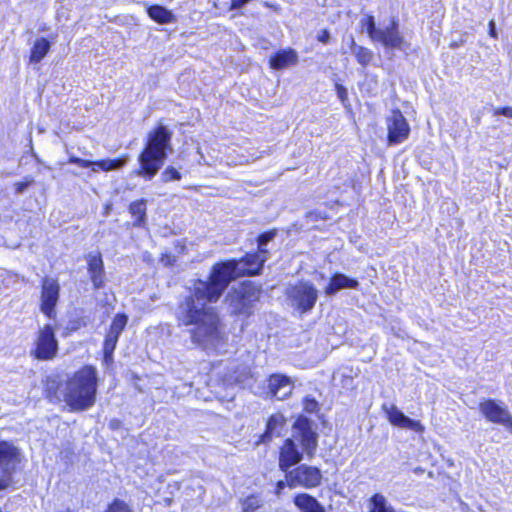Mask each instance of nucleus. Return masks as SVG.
I'll use <instances>...</instances> for the list:
<instances>
[{"mask_svg": "<svg viewBox=\"0 0 512 512\" xmlns=\"http://www.w3.org/2000/svg\"><path fill=\"white\" fill-rule=\"evenodd\" d=\"M267 255L260 251L247 254L240 261L215 264L209 281L198 280L189 297L177 309V319L184 326L193 325L192 341L205 349H217L224 342L216 312L208 304L216 302L229 283L242 274L256 275L262 270Z\"/></svg>", "mask_w": 512, "mask_h": 512, "instance_id": "obj_1", "label": "nucleus"}, {"mask_svg": "<svg viewBox=\"0 0 512 512\" xmlns=\"http://www.w3.org/2000/svg\"><path fill=\"white\" fill-rule=\"evenodd\" d=\"M97 370L93 366H84L75 372L57 395V383L47 381L46 392L52 399L63 400L72 411H83L94 405L97 393Z\"/></svg>", "mask_w": 512, "mask_h": 512, "instance_id": "obj_2", "label": "nucleus"}, {"mask_svg": "<svg viewBox=\"0 0 512 512\" xmlns=\"http://www.w3.org/2000/svg\"><path fill=\"white\" fill-rule=\"evenodd\" d=\"M170 140L171 133L162 125L149 134L146 147L138 157V176L150 180L157 174L166 159L167 150L171 149Z\"/></svg>", "mask_w": 512, "mask_h": 512, "instance_id": "obj_3", "label": "nucleus"}, {"mask_svg": "<svg viewBox=\"0 0 512 512\" xmlns=\"http://www.w3.org/2000/svg\"><path fill=\"white\" fill-rule=\"evenodd\" d=\"M261 289L251 282L242 283L229 293L226 301L234 314L248 315L253 305L259 300Z\"/></svg>", "mask_w": 512, "mask_h": 512, "instance_id": "obj_4", "label": "nucleus"}, {"mask_svg": "<svg viewBox=\"0 0 512 512\" xmlns=\"http://www.w3.org/2000/svg\"><path fill=\"white\" fill-rule=\"evenodd\" d=\"M287 296L301 313L310 311L318 298V290L312 283L300 281L287 289Z\"/></svg>", "mask_w": 512, "mask_h": 512, "instance_id": "obj_5", "label": "nucleus"}, {"mask_svg": "<svg viewBox=\"0 0 512 512\" xmlns=\"http://www.w3.org/2000/svg\"><path fill=\"white\" fill-rule=\"evenodd\" d=\"M19 462V450L11 443L0 442V491L11 485L12 474Z\"/></svg>", "mask_w": 512, "mask_h": 512, "instance_id": "obj_6", "label": "nucleus"}, {"mask_svg": "<svg viewBox=\"0 0 512 512\" xmlns=\"http://www.w3.org/2000/svg\"><path fill=\"white\" fill-rule=\"evenodd\" d=\"M322 480V473L317 467L302 464L286 473L287 485L290 488L298 486L304 488L317 487Z\"/></svg>", "mask_w": 512, "mask_h": 512, "instance_id": "obj_7", "label": "nucleus"}, {"mask_svg": "<svg viewBox=\"0 0 512 512\" xmlns=\"http://www.w3.org/2000/svg\"><path fill=\"white\" fill-rule=\"evenodd\" d=\"M57 351L58 341L54 329L47 324L39 330L32 354L37 359L50 360L56 356Z\"/></svg>", "mask_w": 512, "mask_h": 512, "instance_id": "obj_8", "label": "nucleus"}, {"mask_svg": "<svg viewBox=\"0 0 512 512\" xmlns=\"http://www.w3.org/2000/svg\"><path fill=\"white\" fill-rule=\"evenodd\" d=\"M250 389L255 394H258L264 398L275 397L279 400H283L288 397L293 391V383L291 379L282 374H273L268 379V389L262 392L254 390L252 386Z\"/></svg>", "mask_w": 512, "mask_h": 512, "instance_id": "obj_9", "label": "nucleus"}, {"mask_svg": "<svg viewBox=\"0 0 512 512\" xmlns=\"http://www.w3.org/2000/svg\"><path fill=\"white\" fill-rule=\"evenodd\" d=\"M60 286L56 279L45 277L42 280L40 310L48 318L55 315L54 308L59 300Z\"/></svg>", "mask_w": 512, "mask_h": 512, "instance_id": "obj_10", "label": "nucleus"}, {"mask_svg": "<svg viewBox=\"0 0 512 512\" xmlns=\"http://www.w3.org/2000/svg\"><path fill=\"white\" fill-rule=\"evenodd\" d=\"M479 407L487 420L501 424L512 432V416L504 405L489 399L481 402Z\"/></svg>", "mask_w": 512, "mask_h": 512, "instance_id": "obj_11", "label": "nucleus"}, {"mask_svg": "<svg viewBox=\"0 0 512 512\" xmlns=\"http://www.w3.org/2000/svg\"><path fill=\"white\" fill-rule=\"evenodd\" d=\"M388 142L396 145L405 141L410 132V127L399 110H393L387 118Z\"/></svg>", "mask_w": 512, "mask_h": 512, "instance_id": "obj_12", "label": "nucleus"}, {"mask_svg": "<svg viewBox=\"0 0 512 512\" xmlns=\"http://www.w3.org/2000/svg\"><path fill=\"white\" fill-rule=\"evenodd\" d=\"M127 324V317L124 314H117L110 326L108 333L106 334L104 345H103V353H104V361L106 363L112 361V355L116 348V344L118 342V338L122 331L124 330Z\"/></svg>", "mask_w": 512, "mask_h": 512, "instance_id": "obj_13", "label": "nucleus"}, {"mask_svg": "<svg viewBox=\"0 0 512 512\" xmlns=\"http://www.w3.org/2000/svg\"><path fill=\"white\" fill-rule=\"evenodd\" d=\"M382 409L385 412L389 422L394 426L412 430L417 433H422L425 429L424 425L420 421L407 417L402 411L398 409V407L393 404H384Z\"/></svg>", "mask_w": 512, "mask_h": 512, "instance_id": "obj_14", "label": "nucleus"}, {"mask_svg": "<svg viewBox=\"0 0 512 512\" xmlns=\"http://www.w3.org/2000/svg\"><path fill=\"white\" fill-rule=\"evenodd\" d=\"M128 161L127 157L119 158V159H104L99 161H91L81 159L72 154L69 155L68 163L76 164L82 168L92 167V171L96 172L98 169L108 172L112 170H117L122 168Z\"/></svg>", "mask_w": 512, "mask_h": 512, "instance_id": "obj_15", "label": "nucleus"}, {"mask_svg": "<svg viewBox=\"0 0 512 512\" xmlns=\"http://www.w3.org/2000/svg\"><path fill=\"white\" fill-rule=\"evenodd\" d=\"M87 271L95 289L104 286L105 272L104 264L99 252H92L86 256Z\"/></svg>", "mask_w": 512, "mask_h": 512, "instance_id": "obj_16", "label": "nucleus"}, {"mask_svg": "<svg viewBox=\"0 0 512 512\" xmlns=\"http://www.w3.org/2000/svg\"><path fill=\"white\" fill-rule=\"evenodd\" d=\"M302 453L298 450L291 439H286L280 449L279 467L282 471L288 472L289 468L302 460Z\"/></svg>", "mask_w": 512, "mask_h": 512, "instance_id": "obj_17", "label": "nucleus"}, {"mask_svg": "<svg viewBox=\"0 0 512 512\" xmlns=\"http://www.w3.org/2000/svg\"><path fill=\"white\" fill-rule=\"evenodd\" d=\"M376 42H380L386 48L398 50H404L406 46V42L399 34L395 21H392V23L386 28H382Z\"/></svg>", "mask_w": 512, "mask_h": 512, "instance_id": "obj_18", "label": "nucleus"}, {"mask_svg": "<svg viewBox=\"0 0 512 512\" xmlns=\"http://www.w3.org/2000/svg\"><path fill=\"white\" fill-rule=\"evenodd\" d=\"M295 429L300 432L299 441L301 442L303 450L309 455H312L317 447L316 433L308 426L306 419H298L295 423Z\"/></svg>", "mask_w": 512, "mask_h": 512, "instance_id": "obj_19", "label": "nucleus"}, {"mask_svg": "<svg viewBox=\"0 0 512 512\" xmlns=\"http://www.w3.org/2000/svg\"><path fill=\"white\" fill-rule=\"evenodd\" d=\"M358 281L356 279L350 278L344 274L337 273L332 276L330 283L325 288V293L327 295H334L338 291L345 288H357Z\"/></svg>", "mask_w": 512, "mask_h": 512, "instance_id": "obj_20", "label": "nucleus"}, {"mask_svg": "<svg viewBox=\"0 0 512 512\" xmlns=\"http://www.w3.org/2000/svg\"><path fill=\"white\" fill-rule=\"evenodd\" d=\"M298 62V55L293 49L283 50L270 58V66L273 69H283Z\"/></svg>", "mask_w": 512, "mask_h": 512, "instance_id": "obj_21", "label": "nucleus"}, {"mask_svg": "<svg viewBox=\"0 0 512 512\" xmlns=\"http://www.w3.org/2000/svg\"><path fill=\"white\" fill-rule=\"evenodd\" d=\"M294 504L301 512H325L324 507L317 499L306 493L297 495L294 499Z\"/></svg>", "mask_w": 512, "mask_h": 512, "instance_id": "obj_22", "label": "nucleus"}, {"mask_svg": "<svg viewBox=\"0 0 512 512\" xmlns=\"http://www.w3.org/2000/svg\"><path fill=\"white\" fill-rule=\"evenodd\" d=\"M147 13L152 20L159 24H169L175 22V16L172 11L160 5H152L148 7Z\"/></svg>", "mask_w": 512, "mask_h": 512, "instance_id": "obj_23", "label": "nucleus"}, {"mask_svg": "<svg viewBox=\"0 0 512 512\" xmlns=\"http://www.w3.org/2000/svg\"><path fill=\"white\" fill-rule=\"evenodd\" d=\"M285 424V418L282 414L277 413L271 415L267 422L265 434L263 435V441L271 439L273 436H279L281 430Z\"/></svg>", "mask_w": 512, "mask_h": 512, "instance_id": "obj_24", "label": "nucleus"}, {"mask_svg": "<svg viewBox=\"0 0 512 512\" xmlns=\"http://www.w3.org/2000/svg\"><path fill=\"white\" fill-rule=\"evenodd\" d=\"M50 43L45 38L36 39L30 53V62L39 63L49 52Z\"/></svg>", "mask_w": 512, "mask_h": 512, "instance_id": "obj_25", "label": "nucleus"}, {"mask_svg": "<svg viewBox=\"0 0 512 512\" xmlns=\"http://www.w3.org/2000/svg\"><path fill=\"white\" fill-rule=\"evenodd\" d=\"M129 212L135 218L133 225L143 226L146 221V201L144 199L133 201L129 205Z\"/></svg>", "mask_w": 512, "mask_h": 512, "instance_id": "obj_26", "label": "nucleus"}, {"mask_svg": "<svg viewBox=\"0 0 512 512\" xmlns=\"http://www.w3.org/2000/svg\"><path fill=\"white\" fill-rule=\"evenodd\" d=\"M350 44L351 52L355 56L357 62L364 67L367 66L373 58L372 51L368 48L357 45L353 37L350 39Z\"/></svg>", "mask_w": 512, "mask_h": 512, "instance_id": "obj_27", "label": "nucleus"}, {"mask_svg": "<svg viewBox=\"0 0 512 512\" xmlns=\"http://www.w3.org/2000/svg\"><path fill=\"white\" fill-rule=\"evenodd\" d=\"M261 506V499L255 495H250L241 502V508L243 512H255Z\"/></svg>", "mask_w": 512, "mask_h": 512, "instance_id": "obj_28", "label": "nucleus"}, {"mask_svg": "<svg viewBox=\"0 0 512 512\" xmlns=\"http://www.w3.org/2000/svg\"><path fill=\"white\" fill-rule=\"evenodd\" d=\"M362 24L366 26L369 37L372 41H376L382 28H377L375 26L373 16H367L364 20H362Z\"/></svg>", "mask_w": 512, "mask_h": 512, "instance_id": "obj_29", "label": "nucleus"}, {"mask_svg": "<svg viewBox=\"0 0 512 512\" xmlns=\"http://www.w3.org/2000/svg\"><path fill=\"white\" fill-rule=\"evenodd\" d=\"M180 172L172 166H168L161 174V180L163 182H169L173 180H180Z\"/></svg>", "mask_w": 512, "mask_h": 512, "instance_id": "obj_30", "label": "nucleus"}, {"mask_svg": "<svg viewBox=\"0 0 512 512\" xmlns=\"http://www.w3.org/2000/svg\"><path fill=\"white\" fill-rule=\"evenodd\" d=\"M34 183V179L30 176L24 178V181H19L14 184V189L17 194H22L24 191Z\"/></svg>", "mask_w": 512, "mask_h": 512, "instance_id": "obj_31", "label": "nucleus"}, {"mask_svg": "<svg viewBox=\"0 0 512 512\" xmlns=\"http://www.w3.org/2000/svg\"><path fill=\"white\" fill-rule=\"evenodd\" d=\"M107 512H131L128 506L119 500H115L109 507Z\"/></svg>", "mask_w": 512, "mask_h": 512, "instance_id": "obj_32", "label": "nucleus"}, {"mask_svg": "<svg viewBox=\"0 0 512 512\" xmlns=\"http://www.w3.org/2000/svg\"><path fill=\"white\" fill-rule=\"evenodd\" d=\"M274 237V233L273 232H269V233H265L263 235H261L259 237V251L261 253H264L267 255V250L264 249V246L270 241L272 240V238Z\"/></svg>", "mask_w": 512, "mask_h": 512, "instance_id": "obj_33", "label": "nucleus"}, {"mask_svg": "<svg viewBox=\"0 0 512 512\" xmlns=\"http://www.w3.org/2000/svg\"><path fill=\"white\" fill-rule=\"evenodd\" d=\"M160 263L165 267H172L176 263V257L169 253H164L160 258Z\"/></svg>", "mask_w": 512, "mask_h": 512, "instance_id": "obj_34", "label": "nucleus"}, {"mask_svg": "<svg viewBox=\"0 0 512 512\" xmlns=\"http://www.w3.org/2000/svg\"><path fill=\"white\" fill-rule=\"evenodd\" d=\"M304 408L308 412H314L317 408V402L312 398H305L304 400Z\"/></svg>", "mask_w": 512, "mask_h": 512, "instance_id": "obj_35", "label": "nucleus"}, {"mask_svg": "<svg viewBox=\"0 0 512 512\" xmlns=\"http://www.w3.org/2000/svg\"><path fill=\"white\" fill-rule=\"evenodd\" d=\"M318 41L327 44L330 41V33L328 30L323 29L317 35Z\"/></svg>", "mask_w": 512, "mask_h": 512, "instance_id": "obj_36", "label": "nucleus"}, {"mask_svg": "<svg viewBox=\"0 0 512 512\" xmlns=\"http://www.w3.org/2000/svg\"><path fill=\"white\" fill-rule=\"evenodd\" d=\"M337 95L342 102L347 98V90L340 84H336Z\"/></svg>", "mask_w": 512, "mask_h": 512, "instance_id": "obj_37", "label": "nucleus"}, {"mask_svg": "<svg viewBox=\"0 0 512 512\" xmlns=\"http://www.w3.org/2000/svg\"><path fill=\"white\" fill-rule=\"evenodd\" d=\"M496 113L502 114L508 118H512V108L511 107L499 108L496 110Z\"/></svg>", "mask_w": 512, "mask_h": 512, "instance_id": "obj_38", "label": "nucleus"}, {"mask_svg": "<svg viewBox=\"0 0 512 512\" xmlns=\"http://www.w3.org/2000/svg\"><path fill=\"white\" fill-rule=\"evenodd\" d=\"M249 0H232V8H240L246 4Z\"/></svg>", "mask_w": 512, "mask_h": 512, "instance_id": "obj_39", "label": "nucleus"}, {"mask_svg": "<svg viewBox=\"0 0 512 512\" xmlns=\"http://www.w3.org/2000/svg\"><path fill=\"white\" fill-rule=\"evenodd\" d=\"M287 485V481H279L277 483V488H276V494L279 495L281 493V491L284 489V487Z\"/></svg>", "mask_w": 512, "mask_h": 512, "instance_id": "obj_40", "label": "nucleus"}, {"mask_svg": "<svg viewBox=\"0 0 512 512\" xmlns=\"http://www.w3.org/2000/svg\"><path fill=\"white\" fill-rule=\"evenodd\" d=\"M121 425V422L117 419H113L109 422V426L111 429L115 430L118 429Z\"/></svg>", "mask_w": 512, "mask_h": 512, "instance_id": "obj_41", "label": "nucleus"}, {"mask_svg": "<svg viewBox=\"0 0 512 512\" xmlns=\"http://www.w3.org/2000/svg\"><path fill=\"white\" fill-rule=\"evenodd\" d=\"M489 28H490V35L492 37H496V31H495V23L494 21H490L489 23Z\"/></svg>", "mask_w": 512, "mask_h": 512, "instance_id": "obj_42", "label": "nucleus"}, {"mask_svg": "<svg viewBox=\"0 0 512 512\" xmlns=\"http://www.w3.org/2000/svg\"><path fill=\"white\" fill-rule=\"evenodd\" d=\"M111 209H112V205L111 204L106 205V207H105V215H108L110 213Z\"/></svg>", "mask_w": 512, "mask_h": 512, "instance_id": "obj_43", "label": "nucleus"}, {"mask_svg": "<svg viewBox=\"0 0 512 512\" xmlns=\"http://www.w3.org/2000/svg\"><path fill=\"white\" fill-rule=\"evenodd\" d=\"M149 258H151V255H148V257H146V254H144V260H149Z\"/></svg>", "mask_w": 512, "mask_h": 512, "instance_id": "obj_44", "label": "nucleus"}, {"mask_svg": "<svg viewBox=\"0 0 512 512\" xmlns=\"http://www.w3.org/2000/svg\"><path fill=\"white\" fill-rule=\"evenodd\" d=\"M149 258H151V255H148V257H146V254H144V260H149Z\"/></svg>", "mask_w": 512, "mask_h": 512, "instance_id": "obj_45", "label": "nucleus"}]
</instances>
